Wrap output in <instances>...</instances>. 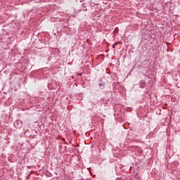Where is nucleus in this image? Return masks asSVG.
I'll return each instance as SVG.
<instances>
[{
	"mask_svg": "<svg viewBox=\"0 0 180 180\" xmlns=\"http://www.w3.org/2000/svg\"><path fill=\"white\" fill-rule=\"evenodd\" d=\"M139 88H146V81L141 80L139 83Z\"/></svg>",
	"mask_w": 180,
	"mask_h": 180,
	"instance_id": "nucleus-1",
	"label": "nucleus"
},
{
	"mask_svg": "<svg viewBox=\"0 0 180 180\" xmlns=\"http://www.w3.org/2000/svg\"><path fill=\"white\" fill-rule=\"evenodd\" d=\"M77 75H79V76H81V75H82V73H80V74H77Z\"/></svg>",
	"mask_w": 180,
	"mask_h": 180,
	"instance_id": "nucleus-2",
	"label": "nucleus"
},
{
	"mask_svg": "<svg viewBox=\"0 0 180 180\" xmlns=\"http://www.w3.org/2000/svg\"><path fill=\"white\" fill-rule=\"evenodd\" d=\"M99 86H102V84H99Z\"/></svg>",
	"mask_w": 180,
	"mask_h": 180,
	"instance_id": "nucleus-3",
	"label": "nucleus"
},
{
	"mask_svg": "<svg viewBox=\"0 0 180 180\" xmlns=\"http://www.w3.org/2000/svg\"><path fill=\"white\" fill-rule=\"evenodd\" d=\"M98 102H99V101H96V103H98Z\"/></svg>",
	"mask_w": 180,
	"mask_h": 180,
	"instance_id": "nucleus-4",
	"label": "nucleus"
},
{
	"mask_svg": "<svg viewBox=\"0 0 180 180\" xmlns=\"http://www.w3.org/2000/svg\"><path fill=\"white\" fill-rule=\"evenodd\" d=\"M112 49H115V45L112 46Z\"/></svg>",
	"mask_w": 180,
	"mask_h": 180,
	"instance_id": "nucleus-5",
	"label": "nucleus"
}]
</instances>
